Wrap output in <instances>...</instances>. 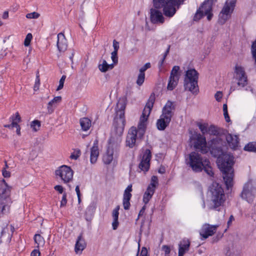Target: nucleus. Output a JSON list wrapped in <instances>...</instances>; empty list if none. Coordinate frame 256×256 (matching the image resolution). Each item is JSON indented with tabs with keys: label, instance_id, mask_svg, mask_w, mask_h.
Returning a JSON list of instances; mask_svg holds the SVG:
<instances>
[{
	"label": "nucleus",
	"instance_id": "obj_1",
	"mask_svg": "<svg viewBox=\"0 0 256 256\" xmlns=\"http://www.w3.org/2000/svg\"><path fill=\"white\" fill-rule=\"evenodd\" d=\"M222 143V139L220 136H216L215 138H213L207 144L205 137L198 134L196 135L194 146L202 154H206L210 151L213 156H218V166L222 172L226 188L228 189L232 188L234 184L233 166L234 160V157L231 154L222 152L221 148Z\"/></svg>",
	"mask_w": 256,
	"mask_h": 256
},
{
	"label": "nucleus",
	"instance_id": "obj_2",
	"mask_svg": "<svg viewBox=\"0 0 256 256\" xmlns=\"http://www.w3.org/2000/svg\"><path fill=\"white\" fill-rule=\"evenodd\" d=\"M182 0H154V8L150 10V18L154 24H162L165 16L171 18L176 12V6L181 3Z\"/></svg>",
	"mask_w": 256,
	"mask_h": 256
},
{
	"label": "nucleus",
	"instance_id": "obj_3",
	"mask_svg": "<svg viewBox=\"0 0 256 256\" xmlns=\"http://www.w3.org/2000/svg\"><path fill=\"white\" fill-rule=\"evenodd\" d=\"M226 197L221 186L217 183H214L210 190L208 198L206 202L204 201L202 207L207 208L210 210L221 211L224 209Z\"/></svg>",
	"mask_w": 256,
	"mask_h": 256
},
{
	"label": "nucleus",
	"instance_id": "obj_4",
	"mask_svg": "<svg viewBox=\"0 0 256 256\" xmlns=\"http://www.w3.org/2000/svg\"><path fill=\"white\" fill-rule=\"evenodd\" d=\"M186 164L195 172H200L204 170L210 176L214 173L208 159L202 158L200 154L195 152L190 153L186 160Z\"/></svg>",
	"mask_w": 256,
	"mask_h": 256
},
{
	"label": "nucleus",
	"instance_id": "obj_5",
	"mask_svg": "<svg viewBox=\"0 0 256 256\" xmlns=\"http://www.w3.org/2000/svg\"><path fill=\"white\" fill-rule=\"evenodd\" d=\"M121 136L112 131L106 151L102 156V162L105 164H110L116 158L117 148L122 141Z\"/></svg>",
	"mask_w": 256,
	"mask_h": 256
},
{
	"label": "nucleus",
	"instance_id": "obj_6",
	"mask_svg": "<svg viewBox=\"0 0 256 256\" xmlns=\"http://www.w3.org/2000/svg\"><path fill=\"white\" fill-rule=\"evenodd\" d=\"M11 187L4 180H0V218L9 212L12 204Z\"/></svg>",
	"mask_w": 256,
	"mask_h": 256
},
{
	"label": "nucleus",
	"instance_id": "obj_7",
	"mask_svg": "<svg viewBox=\"0 0 256 256\" xmlns=\"http://www.w3.org/2000/svg\"><path fill=\"white\" fill-rule=\"evenodd\" d=\"M248 83V76L244 68L239 64H236L234 68L233 79L230 89V92L244 88Z\"/></svg>",
	"mask_w": 256,
	"mask_h": 256
},
{
	"label": "nucleus",
	"instance_id": "obj_8",
	"mask_svg": "<svg viewBox=\"0 0 256 256\" xmlns=\"http://www.w3.org/2000/svg\"><path fill=\"white\" fill-rule=\"evenodd\" d=\"M126 108V102L124 98L120 99L117 103L116 116L114 119L112 131L118 135H122L124 132L125 120L124 110Z\"/></svg>",
	"mask_w": 256,
	"mask_h": 256
},
{
	"label": "nucleus",
	"instance_id": "obj_9",
	"mask_svg": "<svg viewBox=\"0 0 256 256\" xmlns=\"http://www.w3.org/2000/svg\"><path fill=\"white\" fill-rule=\"evenodd\" d=\"M154 102V96H151L146 103L142 115L140 118L137 130L138 137L140 138L143 137L145 133L147 126V120L153 107Z\"/></svg>",
	"mask_w": 256,
	"mask_h": 256
},
{
	"label": "nucleus",
	"instance_id": "obj_10",
	"mask_svg": "<svg viewBox=\"0 0 256 256\" xmlns=\"http://www.w3.org/2000/svg\"><path fill=\"white\" fill-rule=\"evenodd\" d=\"M198 72L194 69L190 68L186 72L184 80L185 88L195 95L199 92L198 84Z\"/></svg>",
	"mask_w": 256,
	"mask_h": 256
},
{
	"label": "nucleus",
	"instance_id": "obj_11",
	"mask_svg": "<svg viewBox=\"0 0 256 256\" xmlns=\"http://www.w3.org/2000/svg\"><path fill=\"white\" fill-rule=\"evenodd\" d=\"M256 196V183L253 180L250 179L244 184L240 197L248 203L252 204Z\"/></svg>",
	"mask_w": 256,
	"mask_h": 256
},
{
	"label": "nucleus",
	"instance_id": "obj_12",
	"mask_svg": "<svg viewBox=\"0 0 256 256\" xmlns=\"http://www.w3.org/2000/svg\"><path fill=\"white\" fill-rule=\"evenodd\" d=\"M54 174L56 178L60 179L64 184H68L72 182L74 172L70 166L62 165L57 168Z\"/></svg>",
	"mask_w": 256,
	"mask_h": 256
},
{
	"label": "nucleus",
	"instance_id": "obj_13",
	"mask_svg": "<svg viewBox=\"0 0 256 256\" xmlns=\"http://www.w3.org/2000/svg\"><path fill=\"white\" fill-rule=\"evenodd\" d=\"M236 0H226L218 16V22L224 24L230 17L234 7Z\"/></svg>",
	"mask_w": 256,
	"mask_h": 256
},
{
	"label": "nucleus",
	"instance_id": "obj_14",
	"mask_svg": "<svg viewBox=\"0 0 256 256\" xmlns=\"http://www.w3.org/2000/svg\"><path fill=\"white\" fill-rule=\"evenodd\" d=\"M236 0H226L218 16V22L224 24L230 17L234 7Z\"/></svg>",
	"mask_w": 256,
	"mask_h": 256
},
{
	"label": "nucleus",
	"instance_id": "obj_15",
	"mask_svg": "<svg viewBox=\"0 0 256 256\" xmlns=\"http://www.w3.org/2000/svg\"><path fill=\"white\" fill-rule=\"evenodd\" d=\"M158 177L153 176L151 178L150 184L148 186L143 194L142 201L145 204H148L152 198L156 190V188L158 186Z\"/></svg>",
	"mask_w": 256,
	"mask_h": 256
},
{
	"label": "nucleus",
	"instance_id": "obj_16",
	"mask_svg": "<svg viewBox=\"0 0 256 256\" xmlns=\"http://www.w3.org/2000/svg\"><path fill=\"white\" fill-rule=\"evenodd\" d=\"M139 139L140 138L138 137L136 127H131L126 136V146L130 148H134L136 146V143Z\"/></svg>",
	"mask_w": 256,
	"mask_h": 256
},
{
	"label": "nucleus",
	"instance_id": "obj_17",
	"mask_svg": "<svg viewBox=\"0 0 256 256\" xmlns=\"http://www.w3.org/2000/svg\"><path fill=\"white\" fill-rule=\"evenodd\" d=\"M179 70L180 67L178 66H174L173 67L170 72L167 86L168 90H172L177 86L180 78Z\"/></svg>",
	"mask_w": 256,
	"mask_h": 256
},
{
	"label": "nucleus",
	"instance_id": "obj_18",
	"mask_svg": "<svg viewBox=\"0 0 256 256\" xmlns=\"http://www.w3.org/2000/svg\"><path fill=\"white\" fill-rule=\"evenodd\" d=\"M218 227V225H210L208 224H205L202 225L200 230L201 240H205L209 236H212L216 232Z\"/></svg>",
	"mask_w": 256,
	"mask_h": 256
},
{
	"label": "nucleus",
	"instance_id": "obj_19",
	"mask_svg": "<svg viewBox=\"0 0 256 256\" xmlns=\"http://www.w3.org/2000/svg\"><path fill=\"white\" fill-rule=\"evenodd\" d=\"M198 126L202 134H209L216 136L218 134L216 128L214 126L210 125L207 122H198Z\"/></svg>",
	"mask_w": 256,
	"mask_h": 256
},
{
	"label": "nucleus",
	"instance_id": "obj_20",
	"mask_svg": "<svg viewBox=\"0 0 256 256\" xmlns=\"http://www.w3.org/2000/svg\"><path fill=\"white\" fill-rule=\"evenodd\" d=\"M151 152L150 150L146 149L142 154L141 162L139 164V168L144 172H147L150 168V162L151 159Z\"/></svg>",
	"mask_w": 256,
	"mask_h": 256
},
{
	"label": "nucleus",
	"instance_id": "obj_21",
	"mask_svg": "<svg viewBox=\"0 0 256 256\" xmlns=\"http://www.w3.org/2000/svg\"><path fill=\"white\" fill-rule=\"evenodd\" d=\"M175 102L168 100L162 108V114L161 115L172 120V118L175 110Z\"/></svg>",
	"mask_w": 256,
	"mask_h": 256
},
{
	"label": "nucleus",
	"instance_id": "obj_22",
	"mask_svg": "<svg viewBox=\"0 0 256 256\" xmlns=\"http://www.w3.org/2000/svg\"><path fill=\"white\" fill-rule=\"evenodd\" d=\"M90 162L92 164H95L100 155V149L98 146V141L95 140L90 150Z\"/></svg>",
	"mask_w": 256,
	"mask_h": 256
},
{
	"label": "nucleus",
	"instance_id": "obj_23",
	"mask_svg": "<svg viewBox=\"0 0 256 256\" xmlns=\"http://www.w3.org/2000/svg\"><path fill=\"white\" fill-rule=\"evenodd\" d=\"M132 184H129L124 191L122 204L124 210H128L130 207V200L132 198Z\"/></svg>",
	"mask_w": 256,
	"mask_h": 256
},
{
	"label": "nucleus",
	"instance_id": "obj_24",
	"mask_svg": "<svg viewBox=\"0 0 256 256\" xmlns=\"http://www.w3.org/2000/svg\"><path fill=\"white\" fill-rule=\"evenodd\" d=\"M212 10L207 12L206 6L202 4L195 14L194 20H198L204 16H206L208 20H210L212 16Z\"/></svg>",
	"mask_w": 256,
	"mask_h": 256
},
{
	"label": "nucleus",
	"instance_id": "obj_25",
	"mask_svg": "<svg viewBox=\"0 0 256 256\" xmlns=\"http://www.w3.org/2000/svg\"><path fill=\"white\" fill-rule=\"evenodd\" d=\"M228 146L233 150H236L239 146L238 136L228 134L226 136Z\"/></svg>",
	"mask_w": 256,
	"mask_h": 256
},
{
	"label": "nucleus",
	"instance_id": "obj_26",
	"mask_svg": "<svg viewBox=\"0 0 256 256\" xmlns=\"http://www.w3.org/2000/svg\"><path fill=\"white\" fill-rule=\"evenodd\" d=\"M57 47L60 52H64L67 49V41L64 35L62 33H59L57 36Z\"/></svg>",
	"mask_w": 256,
	"mask_h": 256
},
{
	"label": "nucleus",
	"instance_id": "obj_27",
	"mask_svg": "<svg viewBox=\"0 0 256 256\" xmlns=\"http://www.w3.org/2000/svg\"><path fill=\"white\" fill-rule=\"evenodd\" d=\"M86 244L84 239L82 238V235H80L78 237L75 244V252L78 254H80L86 248Z\"/></svg>",
	"mask_w": 256,
	"mask_h": 256
},
{
	"label": "nucleus",
	"instance_id": "obj_28",
	"mask_svg": "<svg viewBox=\"0 0 256 256\" xmlns=\"http://www.w3.org/2000/svg\"><path fill=\"white\" fill-rule=\"evenodd\" d=\"M190 242L188 239H184L178 244V256H184L190 248Z\"/></svg>",
	"mask_w": 256,
	"mask_h": 256
},
{
	"label": "nucleus",
	"instance_id": "obj_29",
	"mask_svg": "<svg viewBox=\"0 0 256 256\" xmlns=\"http://www.w3.org/2000/svg\"><path fill=\"white\" fill-rule=\"evenodd\" d=\"M61 101L62 97L60 96H57L49 102L47 105L48 113L50 114H52Z\"/></svg>",
	"mask_w": 256,
	"mask_h": 256
},
{
	"label": "nucleus",
	"instance_id": "obj_30",
	"mask_svg": "<svg viewBox=\"0 0 256 256\" xmlns=\"http://www.w3.org/2000/svg\"><path fill=\"white\" fill-rule=\"evenodd\" d=\"M171 120L160 115V118L157 120L156 126L158 130H162L168 125Z\"/></svg>",
	"mask_w": 256,
	"mask_h": 256
},
{
	"label": "nucleus",
	"instance_id": "obj_31",
	"mask_svg": "<svg viewBox=\"0 0 256 256\" xmlns=\"http://www.w3.org/2000/svg\"><path fill=\"white\" fill-rule=\"evenodd\" d=\"M114 67V64H108L105 60H100L99 61L98 68L102 72H106L109 70H112Z\"/></svg>",
	"mask_w": 256,
	"mask_h": 256
},
{
	"label": "nucleus",
	"instance_id": "obj_32",
	"mask_svg": "<svg viewBox=\"0 0 256 256\" xmlns=\"http://www.w3.org/2000/svg\"><path fill=\"white\" fill-rule=\"evenodd\" d=\"M80 123L82 131L86 132L92 126L91 120L87 118H83L80 119Z\"/></svg>",
	"mask_w": 256,
	"mask_h": 256
},
{
	"label": "nucleus",
	"instance_id": "obj_33",
	"mask_svg": "<svg viewBox=\"0 0 256 256\" xmlns=\"http://www.w3.org/2000/svg\"><path fill=\"white\" fill-rule=\"evenodd\" d=\"M120 206H117L113 210L112 212V216L113 222H112V226L114 230H116L118 226V218L119 215L118 210Z\"/></svg>",
	"mask_w": 256,
	"mask_h": 256
},
{
	"label": "nucleus",
	"instance_id": "obj_34",
	"mask_svg": "<svg viewBox=\"0 0 256 256\" xmlns=\"http://www.w3.org/2000/svg\"><path fill=\"white\" fill-rule=\"evenodd\" d=\"M34 240L35 244H36V247L37 248L43 246L44 245L45 240L44 238L39 234H35L34 236Z\"/></svg>",
	"mask_w": 256,
	"mask_h": 256
},
{
	"label": "nucleus",
	"instance_id": "obj_35",
	"mask_svg": "<svg viewBox=\"0 0 256 256\" xmlns=\"http://www.w3.org/2000/svg\"><path fill=\"white\" fill-rule=\"evenodd\" d=\"M172 248V246L162 245L161 247L162 256H170Z\"/></svg>",
	"mask_w": 256,
	"mask_h": 256
},
{
	"label": "nucleus",
	"instance_id": "obj_36",
	"mask_svg": "<svg viewBox=\"0 0 256 256\" xmlns=\"http://www.w3.org/2000/svg\"><path fill=\"white\" fill-rule=\"evenodd\" d=\"M12 126V128L15 126H19L18 123L20 122V116L18 112L10 117Z\"/></svg>",
	"mask_w": 256,
	"mask_h": 256
},
{
	"label": "nucleus",
	"instance_id": "obj_37",
	"mask_svg": "<svg viewBox=\"0 0 256 256\" xmlns=\"http://www.w3.org/2000/svg\"><path fill=\"white\" fill-rule=\"evenodd\" d=\"M96 208V204L94 202H91L88 206L86 210V215H92L94 214Z\"/></svg>",
	"mask_w": 256,
	"mask_h": 256
},
{
	"label": "nucleus",
	"instance_id": "obj_38",
	"mask_svg": "<svg viewBox=\"0 0 256 256\" xmlns=\"http://www.w3.org/2000/svg\"><path fill=\"white\" fill-rule=\"evenodd\" d=\"M244 150L248 152H256V142H250L245 146Z\"/></svg>",
	"mask_w": 256,
	"mask_h": 256
},
{
	"label": "nucleus",
	"instance_id": "obj_39",
	"mask_svg": "<svg viewBox=\"0 0 256 256\" xmlns=\"http://www.w3.org/2000/svg\"><path fill=\"white\" fill-rule=\"evenodd\" d=\"M40 126V122L38 120L32 121L30 124V127L34 132L38 131Z\"/></svg>",
	"mask_w": 256,
	"mask_h": 256
},
{
	"label": "nucleus",
	"instance_id": "obj_40",
	"mask_svg": "<svg viewBox=\"0 0 256 256\" xmlns=\"http://www.w3.org/2000/svg\"><path fill=\"white\" fill-rule=\"evenodd\" d=\"M216 0H206L202 4L206 6L207 12L208 10L212 11V4Z\"/></svg>",
	"mask_w": 256,
	"mask_h": 256
},
{
	"label": "nucleus",
	"instance_id": "obj_41",
	"mask_svg": "<svg viewBox=\"0 0 256 256\" xmlns=\"http://www.w3.org/2000/svg\"><path fill=\"white\" fill-rule=\"evenodd\" d=\"M40 16V14L37 12H34L28 13L26 14V17L28 19H37Z\"/></svg>",
	"mask_w": 256,
	"mask_h": 256
},
{
	"label": "nucleus",
	"instance_id": "obj_42",
	"mask_svg": "<svg viewBox=\"0 0 256 256\" xmlns=\"http://www.w3.org/2000/svg\"><path fill=\"white\" fill-rule=\"evenodd\" d=\"M145 78V74L139 72L136 80V84L138 86H141L144 82Z\"/></svg>",
	"mask_w": 256,
	"mask_h": 256
},
{
	"label": "nucleus",
	"instance_id": "obj_43",
	"mask_svg": "<svg viewBox=\"0 0 256 256\" xmlns=\"http://www.w3.org/2000/svg\"><path fill=\"white\" fill-rule=\"evenodd\" d=\"M251 52L253 58L256 63V40L252 44L251 47Z\"/></svg>",
	"mask_w": 256,
	"mask_h": 256
},
{
	"label": "nucleus",
	"instance_id": "obj_44",
	"mask_svg": "<svg viewBox=\"0 0 256 256\" xmlns=\"http://www.w3.org/2000/svg\"><path fill=\"white\" fill-rule=\"evenodd\" d=\"M32 38V34L28 33V34H27L24 41V45L26 46H28L30 44Z\"/></svg>",
	"mask_w": 256,
	"mask_h": 256
},
{
	"label": "nucleus",
	"instance_id": "obj_45",
	"mask_svg": "<svg viewBox=\"0 0 256 256\" xmlns=\"http://www.w3.org/2000/svg\"><path fill=\"white\" fill-rule=\"evenodd\" d=\"M66 78V76L65 75H63L62 78H60V81H59V84L58 86L56 88V90H60L61 89H62L64 87V81Z\"/></svg>",
	"mask_w": 256,
	"mask_h": 256
},
{
	"label": "nucleus",
	"instance_id": "obj_46",
	"mask_svg": "<svg viewBox=\"0 0 256 256\" xmlns=\"http://www.w3.org/2000/svg\"><path fill=\"white\" fill-rule=\"evenodd\" d=\"M40 86V79L39 76L37 74L36 78L35 80V83L34 86V90L36 91L38 90Z\"/></svg>",
	"mask_w": 256,
	"mask_h": 256
},
{
	"label": "nucleus",
	"instance_id": "obj_47",
	"mask_svg": "<svg viewBox=\"0 0 256 256\" xmlns=\"http://www.w3.org/2000/svg\"><path fill=\"white\" fill-rule=\"evenodd\" d=\"M66 197H67L66 194L64 193V194H62V200L60 201V208H63L66 206V204H67Z\"/></svg>",
	"mask_w": 256,
	"mask_h": 256
},
{
	"label": "nucleus",
	"instance_id": "obj_48",
	"mask_svg": "<svg viewBox=\"0 0 256 256\" xmlns=\"http://www.w3.org/2000/svg\"><path fill=\"white\" fill-rule=\"evenodd\" d=\"M150 63L147 62L140 69L139 72L142 74H144L145 71L147 70L148 68H150Z\"/></svg>",
	"mask_w": 256,
	"mask_h": 256
},
{
	"label": "nucleus",
	"instance_id": "obj_49",
	"mask_svg": "<svg viewBox=\"0 0 256 256\" xmlns=\"http://www.w3.org/2000/svg\"><path fill=\"white\" fill-rule=\"evenodd\" d=\"M168 50L166 52L165 54H164V56L162 58V60H160V62H158V68H159V69H160V71H162V70L163 64H164L166 58V55H167V53L168 52Z\"/></svg>",
	"mask_w": 256,
	"mask_h": 256
},
{
	"label": "nucleus",
	"instance_id": "obj_50",
	"mask_svg": "<svg viewBox=\"0 0 256 256\" xmlns=\"http://www.w3.org/2000/svg\"><path fill=\"white\" fill-rule=\"evenodd\" d=\"M118 52L116 51H113L111 54V58L114 64H116L118 62V58L117 56Z\"/></svg>",
	"mask_w": 256,
	"mask_h": 256
},
{
	"label": "nucleus",
	"instance_id": "obj_51",
	"mask_svg": "<svg viewBox=\"0 0 256 256\" xmlns=\"http://www.w3.org/2000/svg\"><path fill=\"white\" fill-rule=\"evenodd\" d=\"M54 189L56 191H57L59 194H64V193H65L64 192V188H63L62 186L60 185H56V186H54Z\"/></svg>",
	"mask_w": 256,
	"mask_h": 256
},
{
	"label": "nucleus",
	"instance_id": "obj_52",
	"mask_svg": "<svg viewBox=\"0 0 256 256\" xmlns=\"http://www.w3.org/2000/svg\"><path fill=\"white\" fill-rule=\"evenodd\" d=\"M223 94L220 91L217 92L214 94V98L216 101L220 102L222 98Z\"/></svg>",
	"mask_w": 256,
	"mask_h": 256
},
{
	"label": "nucleus",
	"instance_id": "obj_53",
	"mask_svg": "<svg viewBox=\"0 0 256 256\" xmlns=\"http://www.w3.org/2000/svg\"><path fill=\"white\" fill-rule=\"evenodd\" d=\"M148 252L146 247H142L139 256H148Z\"/></svg>",
	"mask_w": 256,
	"mask_h": 256
},
{
	"label": "nucleus",
	"instance_id": "obj_54",
	"mask_svg": "<svg viewBox=\"0 0 256 256\" xmlns=\"http://www.w3.org/2000/svg\"><path fill=\"white\" fill-rule=\"evenodd\" d=\"M244 88L246 91L250 92L252 94H254V90L252 86L247 84Z\"/></svg>",
	"mask_w": 256,
	"mask_h": 256
},
{
	"label": "nucleus",
	"instance_id": "obj_55",
	"mask_svg": "<svg viewBox=\"0 0 256 256\" xmlns=\"http://www.w3.org/2000/svg\"><path fill=\"white\" fill-rule=\"evenodd\" d=\"M113 47L114 48V51H116V52H118V48H119V42L116 40H114Z\"/></svg>",
	"mask_w": 256,
	"mask_h": 256
},
{
	"label": "nucleus",
	"instance_id": "obj_56",
	"mask_svg": "<svg viewBox=\"0 0 256 256\" xmlns=\"http://www.w3.org/2000/svg\"><path fill=\"white\" fill-rule=\"evenodd\" d=\"M40 253L38 250L35 249L32 251L30 256H40Z\"/></svg>",
	"mask_w": 256,
	"mask_h": 256
},
{
	"label": "nucleus",
	"instance_id": "obj_57",
	"mask_svg": "<svg viewBox=\"0 0 256 256\" xmlns=\"http://www.w3.org/2000/svg\"><path fill=\"white\" fill-rule=\"evenodd\" d=\"M8 228L7 226L4 228L1 232L0 236L1 237L4 236V235H6L7 233H8Z\"/></svg>",
	"mask_w": 256,
	"mask_h": 256
},
{
	"label": "nucleus",
	"instance_id": "obj_58",
	"mask_svg": "<svg viewBox=\"0 0 256 256\" xmlns=\"http://www.w3.org/2000/svg\"><path fill=\"white\" fill-rule=\"evenodd\" d=\"M224 115L226 121L228 122H230V116H228V112H224Z\"/></svg>",
	"mask_w": 256,
	"mask_h": 256
},
{
	"label": "nucleus",
	"instance_id": "obj_59",
	"mask_svg": "<svg viewBox=\"0 0 256 256\" xmlns=\"http://www.w3.org/2000/svg\"><path fill=\"white\" fill-rule=\"evenodd\" d=\"M2 175L4 178H8L10 176V172L6 170H2Z\"/></svg>",
	"mask_w": 256,
	"mask_h": 256
},
{
	"label": "nucleus",
	"instance_id": "obj_60",
	"mask_svg": "<svg viewBox=\"0 0 256 256\" xmlns=\"http://www.w3.org/2000/svg\"><path fill=\"white\" fill-rule=\"evenodd\" d=\"M79 156L78 152L76 153L74 152L70 155V157L72 159L76 160L78 158Z\"/></svg>",
	"mask_w": 256,
	"mask_h": 256
},
{
	"label": "nucleus",
	"instance_id": "obj_61",
	"mask_svg": "<svg viewBox=\"0 0 256 256\" xmlns=\"http://www.w3.org/2000/svg\"><path fill=\"white\" fill-rule=\"evenodd\" d=\"M2 18L4 20H6L8 18V10H6L3 12Z\"/></svg>",
	"mask_w": 256,
	"mask_h": 256
},
{
	"label": "nucleus",
	"instance_id": "obj_62",
	"mask_svg": "<svg viewBox=\"0 0 256 256\" xmlns=\"http://www.w3.org/2000/svg\"><path fill=\"white\" fill-rule=\"evenodd\" d=\"M250 122L253 124H256V110L252 118V119Z\"/></svg>",
	"mask_w": 256,
	"mask_h": 256
},
{
	"label": "nucleus",
	"instance_id": "obj_63",
	"mask_svg": "<svg viewBox=\"0 0 256 256\" xmlns=\"http://www.w3.org/2000/svg\"><path fill=\"white\" fill-rule=\"evenodd\" d=\"M75 190L77 196H80V190L78 186H76Z\"/></svg>",
	"mask_w": 256,
	"mask_h": 256
},
{
	"label": "nucleus",
	"instance_id": "obj_64",
	"mask_svg": "<svg viewBox=\"0 0 256 256\" xmlns=\"http://www.w3.org/2000/svg\"><path fill=\"white\" fill-rule=\"evenodd\" d=\"M30 62V58L27 56L24 59V62L26 64H28Z\"/></svg>",
	"mask_w": 256,
	"mask_h": 256
}]
</instances>
